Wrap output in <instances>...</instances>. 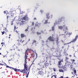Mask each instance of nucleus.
<instances>
[{"label": "nucleus", "instance_id": "obj_1", "mask_svg": "<svg viewBox=\"0 0 78 78\" xmlns=\"http://www.w3.org/2000/svg\"><path fill=\"white\" fill-rule=\"evenodd\" d=\"M30 70V68H24L23 69H21V72L23 73H26V76L27 78H28Z\"/></svg>", "mask_w": 78, "mask_h": 78}, {"label": "nucleus", "instance_id": "obj_2", "mask_svg": "<svg viewBox=\"0 0 78 78\" xmlns=\"http://www.w3.org/2000/svg\"><path fill=\"white\" fill-rule=\"evenodd\" d=\"M17 41H18V43L17 44V46L20 45L21 43L24 44V45H26L27 44V42L25 40H23L22 39H19L17 40Z\"/></svg>", "mask_w": 78, "mask_h": 78}, {"label": "nucleus", "instance_id": "obj_3", "mask_svg": "<svg viewBox=\"0 0 78 78\" xmlns=\"http://www.w3.org/2000/svg\"><path fill=\"white\" fill-rule=\"evenodd\" d=\"M7 15V20H9V17H14V14L13 13H7L6 14Z\"/></svg>", "mask_w": 78, "mask_h": 78}, {"label": "nucleus", "instance_id": "obj_4", "mask_svg": "<svg viewBox=\"0 0 78 78\" xmlns=\"http://www.w3.org/2000/svg\"><path fill=\"white\" fill-rule=\"evenodd\" d=\"M37 71H39L38 72V73L41 76H43L44 75V73L42 72V69L41 68L37 69Z\"/></svg>", "mask_w": 78, "mask_h": 78}, {"label": "nucleus", "instance_id": "obj_5", "mask_svg": "<svg viewBox=\"0 0 78 78\" xmlns=\"http://www.w3.org/2000/svg\"><path fill=\"white\" fill-rule=\"evenodd\" d=\"M27 59H25V64L24 65V68H30V67H29L27 65Z\"/></svg>", "mask_w": 78, "mask_h": 78}, {"label": "nucleus", "instance_id": "obj_6", "mask_svg": "<svg viewBox=\"0 0 78 78\" xmlns=\"http://www.w3.org/2000/svg\"><path fill=\"white\" fill-rule=\"evenodd\" d=\"M63 30L64 31L65 33H66L67 31L68 30V29H67V27L65 25H64L63 26Z\"/></svg>", "mask_w": 78, "mask_h": 78}, {"label": "nucleus", "instance_id": "obj_7", "mask_svg": "<svg viewBox=\"0 0 78 78\" xmlns=\"http://www.w3.org/2000/svg\"><path fill=\"white\" fill-rule=\"evenodd\" d=\"M23 20H26V21H28L29 20V18L28 17L27 15H25L24 17L23 18Z\"/></svg>", "mask_w": 78, "mask_h": 78}, {"label": "nucleus", "instance_id": "obj_8", "mask_svg": "<svg viewBox=\"0 0 78 78\" xmlns=\"http://www.w3.org/2000/svg\"><path fill=\"white\" fill-rule=\"evenodd\" d=\"M12 70H14L15 71V72H21V70L20 69H17L16 68H12Z\"/></svg>", "mask_w": 78, "mask_h": 78}, {"label": "nucleus", "instance_id": "obj_9", "mask_svg": "<svg viewBox=\"0 0 78 78\" xmlns=\"http://www.w3.org/2000/svg\"><path fill=\"white\" fill-rule=\"evenodd\" d=\"M64 19H65V17H62L58 20V22H61L62 20H65Z\"/></svg>", "mask_w": 78, "mask_h": 78}, {"label": "nucleus", "instance_id": "obj_10", "mask_svg": "<svg viewBox=\"0 0 78 78\" xmlns=\"http://www.w3.org/2000/svg\"><path fill=\"white\" fill-rule=\"evenodd\" d=\"M41 26V24L40 23H38V22H37L35 23V27H40Z\"/></svg>", "mask_w": 78, "mask_h": 78}, {"label": "nucleus", "instance_id": "obj_11", "mask_svg": "<svg viewBox=\"0 0 78 78\" xmlns=\"http://www.w3.org/2000/svg\"><path fill=\"white\" fill-rule=\"evenodd\" d=\"M54 36H54V35H53L52 36H50L48 39H54Z\"/></svg>", "mask_w": 78, "mask_h": 78}, {"label": "nucleus", "instance_id": "obj_12", "mask_svg": "<svg viewBox=\"0 0 78 78\" xmlns=\"http://www.w3.org/2000/svg\"><path fill=\"white\" fill-rule=\"evenodd\" d=\"M61 62H63L62 60H61L58 62V66H61V65H62V63H61Z\"/></svg>", "mask_w": 78, "mask_h": 78}, {"label": "nucleus", "instance_id": "obj_13", "mask_svg": "<svg viewBox=\"0 0 78 78\" xmlns=\"http://www.w3.org/2000/svg\"><path fill=\"white\" fill-rule=\"evenodd\" d=\"M21 37L22 38L25 37H26V35H25V34H21Z\"/></svg>", "mask_w": 78, "mask_h": 78}, {"label": "nucleus", "instance_id": "obj_14", "mask_svg": "<svg viewBox=\"0 0 78 78\" xmlns=\"http://www.w3.org/2000/svg\"><path fill=\"white\" fill-rule=\"evenodd\" d=\"M76 39H74L73 40L71 41L70 42H69V44H70V43H73L74 42H76Z\"/></svg>", "mask_w": 78, "mask_h": 78}, {"label": "nucleus", "instance_id": "obj_15", "mask_svg": "<svg viewBox=\"0 0 78 78\" xmlns=\"http://www.w3.org/2000/svg\"><path fill=\"white\" fill-rule=\"evenodd\" d=\"M35 29H36V27H32L31 29V31H34V30H35Z\"/></svg>", "mask_w": 78, "mask_h": 78}, {"label": "nucleus", "instance_id": "obj_16", "mask_svg": "<svg viewBox=\"0 0 78 78\" xmlns=\"http://www.w3.org/2000/svg\"><path fill=\"white\" fill-rule=\"evenodd\" d=\"M27 51H32V52H34V51H33V50H32L31 49H30L28 48H27Z\"/></svg>", "mask_w": 78, "mask_h": 78}, {"label": "nucleus", "instance_id": "obj_17", "mask_svg": "<svg viewBox=\"0 0 78 78\" xmlns=\"http://www.w3.org/2000/svg\"><path fill=\"white\" fill-rule=\"evenodd\" d=\"M56 75H54L51 76V78H56Z\"/></svg>", "mask_w": 78, "mask_h": 78}, {"label": "nucleus", "instance_id": "obj_18", "mask_svg": "<svg viewBox=\"0 0 78 78\" xmlns=\"http://www.w3.org/2000/svg\"><path fill=\"white\" fill-rule=\"evenodd\" d=\"M44 64L45 66H48L49 64L48 63H45Z\"/></svg>", "mask_w": 78, "mask_h": 78}, {"label": "nucleus", "instance_id": "obj_19", "mask_svg": "<svg viewBox=\"0 0 78 78\" xmlns=\"http://www.w3.org/2000/svg\"><path fill=\"white\" fill-rule=\"evenodd\" d=\"M59 71L60 72H64V70L62 69H59Z\"/></svg>", "mask_w": 78, "mask_h": 78}, {"label": "nucleus", "instance_id": "obj_20", "mask_svg": "<svg viewBox=\"0 0 78 78\" xmlns=\"http://www.w3.org/2000/svg\"><path fill=\"white\" fill-rule=\"evenodd\" d=\"M21 22L22 23V24L23 25V24H24V23H25V21H23V20H22L21 21Z\"/></svg>", "mask_w": 78, "mask_h": 78}, {"label": "nucleus", "instance_id": "obj_21", "mask_svg": "<svg viewBox=\"0 0 78 78\" xmlns=\"http://www.w3.org/2000/svg\"><path fill=\"white\" fill-rule=\"evenodd\" d=\"M65 59H66V61H68L69 59V58L67 57H65Z\"/></svg>", "mask_w": 78, "mask_h": 78}, {"label": "nucleus", "instance_id": "obj_22", "mask_svg": "<svg viewBox=\"0 0 78 78\" xmlns=\"http://www.w3.org/2000/svg\"><path fill=\"white\" fill-rule=\"evenodd\" d=\"M37 35H40V34H41V32H37L36 33Z\"/></svg>", "mask_w": 78, "mask_h": 78}, {"label": "nucleus", "instance_id": "obj_23", "mask_svg": "<svg viewBox=\"0 0 78 78\" xmlns=\"http://www.w3.org/2000/svg\"><path fill=\"white\" fill-rule=\"evenodd\" d=\"M52 29L51 30L52 31H54L55 30V26H53V27H52Z\"/></svg>", "mask_w": 78, "mask_h": 78}, {"label": "nucleus", "instance_id": "obj_24", "mask_svg": "<svg viewBox=\"0 0 78 78\" xmlns=\"http://www.w3.org/2000/svg\"><path fill=\"white\" fill-rule=\"evenodd\" d=\"M63 28V27H62L61 26L58 27V28L59 29H60V30L62 29Z\"/></svg>", "mask_w": 78, "mask_h": 78}, {"label": "nucleus", "instance_id": "obj_25", "mask_svg": "<svg viewBox=\"0 0 78 78\" xmlns=\"http://www.w3.org/2000/svg\"><path fill=\"white\" fill-rule=\"evenodd\" d=\"M73 71H74V74L76 73V69H73Z\"/></svg>", "mask_w": 78, "mask_h": 78}, {"label": "nucleus", "instance_id": "obj_26", "mask_svg": "<svg viewBox=\"0 0 78 78\" xmlns=\"http://www.w3.org/2000/svg\"><path fill=\"white\" fill-rule=\"evenodd\" d=\"M48 23V20H45V22L44 23V24H47Z\"/></svg>", "mask_w": 78, "mask_h": 78}, {"label": "nucleus", "instance_id": "obj_27", "mask_svg": "<svg viewBox=\"0 0 78 78\" xmlns=\"http://www.w3.org/2000/svg\"><path fill=\"white\" fill-rule=\"evenodd\" d=\"M24 57H25V59H27L28 58V56H27V55H25Z\"/></svg>", "mask_w": 78, "mask_h": 78}, {"label": "nucleus", "instance_id": "obj_28", "mask_svg": "<svg viewBox=\"0 0 78 78\" xmlns=\"http://www.w3.org/2000/svg\"><path fill=\"white\" fill-rule=\"evenodd\" d=\"M62 36H63V37H65V38H66V36H67V35H66L64 34H62Z\"/></svg>", "mask_w": 78, "mask_h": 78}, {"label": "nucleus", "instance_id": "obj_29", "mask_svg": "<svg viewBox=\"0 0 78 78\" xmlns=\"http://www.w3.org/2000/svg\"><path fill=\"white\" fill-rule=\"evenodd\" d=\"M78 39V35H77L76 36L75 38L74 39Z\"/></svg>", "mask_w": 78, "mask_h": 78}, {"label": "nucleus", "instance_id": "obj_30", "mask_svg": "<svg viewBox=\"0 0 78 78\" xmlns=\"http://www.w3.org/2000/svg\"><path fill=\"white\" fill-rule=\"evenodd\" d=\"M5 65H4L3 64H2V63H0V66H6V64L5 63Z\"/></svg>", "mask_w": 78, "mask_h": 78}, {"label": "nucleus", "instance_id": "obj_31", "mask_svg": "<svg viewBox=\"0 0 78 78\" xmlns=\"http://www.w3.org/2000/svg\"><path fill=\"white\" fill-rule=\"evenodd\" d=\"M7 68H9V69H12V67H10L9 66H6V68H7Z\"/></svg>", "mask_w": 78, "mask_h": 78}, {"label": "nucleus", "instance_id": "obj_32", "mask_svg": "<svg viewBox=\"0 0 78 78\" xmlns=\"http://www.w3.org/2000/svg\"><path fill=\"white\" fill-rule=\"evenodd\" d=\"M29 28L28 27H27V29H26L25 30V31H28V30Z\"/></svg>", "mask_w": 78, "mask_h": 78}, {"label": "nucleus", "instance_id": "obj_33", "mask_svg": "<svg viewBox=\"0 0 78 78\" xmlns=\"http://www.w3.org/2000/svg\"><path fill=\"white\" fill-rule=\"evenodd\" d=\"M46 18L48 19H49L50 18V16H46Z\"/></svg>", "mask_w": 78, "mask_h": 78}, {"label": "nucleus", "instance_id": "obj_34", "mask_svg": "<svg viewBox=\"0 0 78 78\" xmlns=\"http://www.w3.org/2000/svg\"><path fill=\"white\" fill-rule=\"evenodd\" d=\"M69 44H70V43H64V45H66Z\"/></svg>", "mask_w": 78, "mask_h": 78}, {"label": "nucleus", "instance_id": "obj_35", "mask_svg": "<svg viewBox=\"0 0 78 78\" xmlns=\"http://www.w3.org/2000/svg\"><path fill=\"white\" fill-rule=\"evenodd\" d=\"M32 56H33V58H34V56H35L34 52H33V53L32 55Z\"/></svg>", "mask_w": 78, "mask_h": 78}, {"label": "nucleus", "instance_id": "obj_36", "mask_svg": "<svg viewBox=\"0 0 78 78\" xmlns=\"http://www.w3.org/2000/svg\"><path fill=\"white\" fill-rule=\"evenodd\" d=\"M46 17L47 16H49V13H46Z\"/></svg>", "mask_w": 78, "mask_h": 78}, {"label": "nucleus", "instance_id": "obj_37", "mask_svg": "<svg viewBox=\"0 0 78 78\" xmlns=\"http://www.w3.org/2000/svg\"><path fill=\"white\" fill-rule=\"evenodd\" d=\"M34 25V22H32V26H33V25Z\"/></svg>", "mask_w": 78, "mask_h": 78}, {"label": "nucleus", "instance_id": "obj_38", "mask_svg": "<svg viewBox=\"0 0 78 78\" xmlns=\"http://www.w3.org/2000/svg\"><path fill=\"white\" fill-rule=\"evenodd\" d=\"M36 43V40H34L33 41V42L32 43V44H33L34 43Z\"/></svg>", "mask_w": 78, "mask_h": 78}, {"label": "nucleus", "instance_id": "obj_39", "mask_svg": "<svg viewBox=\"0 0 78 78\" xmlns=\"http://www.w3.org/2000/svg\"><path fill=\"white\" fill-rule=\"evenodd\" d=\"M1 33H2V34L3 35V34H5V31H3V32H1Z\"/></svg>", "mask_w": 78, "mask_h": 78}, {"label": "nucleus", "instance_id": "obj_40", "mask_svg": "<svg viewBox=\"0 0 78 78\" xmlns=\"http://www.w3.org/2000/svg\"><path fill=\"white\" fill-rule=\"evenodd\" d=\"M35 53L36 54V58H37V53H36V52H35Z\"/></svg>", "mask_w": 78, "mask_h": 78}, {"label": "nucleus", "instance_id": "obj_41", "mask_svg": "<svg viewBox=\"0 0 78 78\" xmlns=\"http://www.w3.org/2000/svg\"><path fill=\"white\" fill-rule=\"evenodd\" d=\"M33 63H32V64H31V65L30 66H28L29 67H30V68H31V66H32V65H33Z\"/></svg>", "mask_w": 78, "mask_h": 78}, {"label": "nucleus", "instance_id": "obj_42", "mask_svg": "<svg viewBox=\"0 0 78 78\" xmlns=\"http://www.w3.org/2000/svg\"><path fill=\"white\" fill-rule=\"evenodd\" d=\"M49 41H54V40H53V39H50Z\"/></svg>", "mask_w": 78, "mask_h": 78}, {"label": "nucleus", "instance_id": "obj_43", "mask_svg": "<svg viewBox=\"0 0 78 78\" xmlns=\"http://www.w3.org/2000/svg\"><path fill=\"white\" fill-rule=\"evenodd\" d=\"M27 51H28L26 50L25 52V55H27Z\"/></svg>", "mask_w": 78, "mask_h": 78}, {"label": "nucleus", "instance_id": "obj_44", "mask_svg": "<svg viewBox=\"0 0 78 78\" xmlns=\"http://www.w3.org/2000/svg\"><path fill=\"white\" fill-rule=\"evenodd\" d=\"M43 10H40V12H41V13H43Z\"/></svg>", "mask_w": 78, "mask_h": 78}, {"label": "nucleus", "instance_id": "obj_45", "mask_svg": "<svg viewBox=\"0 0 78 78\" xmlns=\"http://www.w3.org/2000/svg\"><path fill=\"white\" fill-rule=\"evenodd\" d=\"M71 61H73V62H75V60L73 59V60L71 59Z\"/></svg>", "mask_w": 78, "mask_h": 78}, {"label": "nucleus", "instance_id": "obj_46", "mask_svg": "<svg viewBox=\"0 0 78 78\" xmlns=\"http://www.w3.org/2000/svg\"><path fill=\"white\" fill-rule=\"evenodd\" d=\"M53 70L54 72H56V69L55 68H53Z\"/></svg>", "mask_w": 78, "mask_h": 78}, {"label": "nucleus", "instance_id": "obj_47", "mask_svg": "<svg viewBox=\"0 0 78 78\" xmlns=\"http://www.w3.org/2000/svg\"><path fill=\"white\" fill-rule=\"evenodd\" d=\"M20 25H23L22 23H19Z\"/></svg>", "mask_w": 78, "mask_h": 78}, {"label": "nucleus", "instance_id": "obj_48", "mask_svg": "<svg viewBox=\"0 0 78 78\" xmlns=\"http://www.w3.org/2000/svg\"><path fill=\"white\" fill-rule=\"evenodd\" d=\"M4 14H6V11H4Z\"/></svg>", "mask_w": 78, "mask_h": 78}, {"label": "nucleus", "instance_id": "obj_49", "mask_svg": "<svg viewBox=\"0 0 78 78\" xmlns=\"http://www.w3.org/2000/svg\"><path fill=\"white\" fill-rule=\"evenodd\" d=\"M34 20H37L36 18L35 17L34 19Z\"/></svg>", "mask_w": 78, "mask_h": 78}, {"label": "nucleus", "instance_id": "obj_50", "mask_svg": "<svg viewBox=\"0 0 78 78\" xmlns=\"http://www.w3.org/2000/svg\"><path fill=\"white\" fill-rule=\"evenodd\" d=\"M39 39H41V36H40V37H39Z\"/></svg>", "mask_w": 78, "mask_h": 78}, {"label": "nucleus", "instance_id": "obj_51", "mask_svg": "<svg viewBox=\"0 0 78 78\" xmlns=\"http://www.w3.org/2000/svg\"><path fill=\"white\" fill-rule=\"evenodd\" d=\"M51 18H52V17H53V15H51Z\"/></svg>", "mask_w": 78, "mask_h": 78}, {"label": "nucleus", "instance_id": "obj_52", "mask_svg": "<svg viewBox=\"0 0 78 78\" xmlns=\"http://www.w3.org/2000/svg\"><path fill=\"white\" fill-rule=\"evenodd\" d=\"M14 27V29H16V26H15Z\"/></svg>", "mask_w": 78, "mask_h": 78}, {"label": "nucleus", "instance_id": "obj_53", "mask_svg": "<svg viewBox=\"0 0 78 78\" xmlns=\"http://www.w3.org/2000/svg\"><path fill=\"white\" fill-rule=\"evenodd\" d=\"M60 78H64V77H63V76H61Z\"/></svg>", "mask_w": 78, "mask_h": 78}, {"label": "nucleus", "instance_id": "obj_54", "mask_svg": "<svg viewBox=\"0 0 78 78\" xmlns=\"http://www.w3.org/2000/svg\"><path fill=\"white\" fill-rule=\"evenodd\" d=\"M72 34V32L69 33V34L70 35Z\"/></svg>", "mask_w": 78, "mask_h": 78}, {"label": "nucleus", "instance_id": "obj_55", "mask_svg": "<svg viewBox=\"0 0 78 78\" xmlns=\"http://www.w3.org/2000/svg\"><path fill=\"white\" fill-rule=\"evenodd\" d=\"M1 44H3V42H2Z\"/></svg>", "mask_w": 78, "mask_h": 78}, {"label": "nucleus", "instance_id": "obj_56", "mask_svg": "<svg viewBox=\"0 0 78 78\" xmlns=\"http://www.w3.org/2000/svg\"><path fill=\"white\" fill-rule=\"evenodd\" d=\"M69 56H70V57H72V55H69Z\"/></svg>", "mask_w": 78, "mask_h": 78}, {"label": "nucleus", "instance_id": "obj_57", "mask_svg": "<svg viewBox=\"0 0 78 78\" xmlns=\"http://www.w3.org/2000/svg\"><path fill=\"white\" fill-rule=\"evenodd\" d=\"M74 57H75V53H74Z\"/></svg>", "mask_w": 78, "mask_h": 78}, {"label": "nucleus", "instance_id": "obj_58", "mask_svg": "<svg viewBox=\"0 0 78 78\" xmlns=\"http://www.w3.org/2000/svg\"><path fill=\"white\" fill-rule=\"evenodd\" d=\"M48 58V57H47L46 58V59H47V58Z\"/></svg>", "mask_w": 78, "mask_h": 78}, {"label": "nucleus", "instance_id": "obj_59", "mask_svg": "<svg viewBox=\"0 0 78 78\" xmlns=\"http://www.w3.org/2000/svg\"><path fill=\"white\" fill-rule=\"evenodd\" d=\"M49 31H51V30H49Z\"/></svg>", "mask_w": 78, "mask_h": 78}, {"label": "nucleus", "instance_id": "obj_60", "mask_svg": "<svg viewBox=\"0 0 78 78\" xmlns=\"http://www.w3.org/2000/svg\"><path fill=\"white\" fill-rule=\"evenodd\" d=\"M41 32H42V33H43V31L41 30Z\"/></svg>", "mask_w": 78, "mask_h": 78}, {"label": "nucleus", "instance_id": "obj_61", "mask_svg": "<svg viewBox=\"0 0 78 78\" xmlns=\"http://www.w3.org/2000/svg\"><path fill=\"white\" fill-rule=\"evenodd\" d=\"M9 36H11V34H10L9 35Z\"/></svg>", "mask_w": 78, "mask_h": 78}, {"label": "nucleus", "instance_id": "obj_62", "mask_svg": "<svg viewBox=\"0 0 78 78\" xmlns=\"http://www.w3.org/2000/svg\"><path fill=\"white\" fill-rule=\"evenodd\" d=\"M66 78H69V77H67Z\"/></svg>", "mask_w": 78, "mask_h": 78}, {"label": "nucleus", "instance_id": "obj_63", "mask_svg": "<svg viewBox=\"0 0 78 78\" xmlns=\"http://www.w3.org/2000/svg\"><path fill=\"white\" fill-rule=\"evenodd\" d=\"M0 55H2V53H0Z\"/></svg>", "mask_w": 78, "mask_h": 78}, {"label": "nucleus", "instance_id": "obj_64", "mask_svg": "<svg viewBox=\"0 0 78 78\" xmlns=\"http://www.w3.org/2000/svg\"><path fill=\"white\" fill-rule=\"evenodd\" d=\"M9 61H11V59L9 60Z\"/></svg>", "mask_w": 78, "mask_h": 78}]
</instances>
